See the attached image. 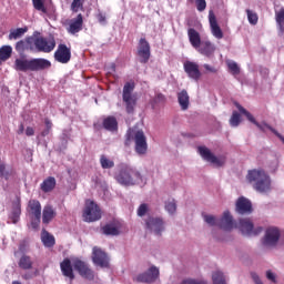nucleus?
<instances>
[{
  "label": "nucleus",
  "instance_id": "1",
  "mask_svg": "<svg viewBox=\"0 0 284 284\" xmlns=\"http://www.w3.org/2000/svg\"><path fill=\"white\" fill-rule=\"evenodd\" d=\"M72 266L74 267V270H77V272H79L82 278H87L88 281L94 280V271L90 268L88 263L79 258H74L72 261L65 258L60 264V267L63 276H67V278H70V281H74V271H72Z\"/></svg>",
  "mask_w": 284,
  "mask_h": 284
},
{
  "label": "nucleus",
  "instance_id": "2",
  "mask_svg": "<svg viewBox=\"0 0 284 284\" xmlns=\"http://www.w3.org/2000/svg\"><path fill=\"white\" fill-rule=\"evenodd\" d=\"M246 180L260 194H270V192H272V178L263 169L250 170Z\"/></svg>",
  "mask_w": 284,
  "mask_h": 284
},
{
  "label": "nucleus",
  "instance_id": "3",
  "mask_svg": "<svg viewBox=\"0 0 284 284\" xmlns=\"http://www.w3.org/2000/svg\"><path fill=\"white\" fill-rule=\"evenodd\" d=\"M52 63L43 58H34L28 60L26 55H22L14 61V70L18 72H41L43 70H50Z\"/></svg>",
  "mask_w": 284,
  "mask_h": 284
},
{
  "label": "nucleus",
  "instance_id": "4",
  "mask_svg": "<svg viewBox=\"0 0 284 284\" xmlns=\"http://www.w3.org/2000/svg\"><path fill=\"white\" fill-rule=\"evenodd\" d=\"M115 180L120 185H141L143 183L141 173L126 164L121 165L120 173L115 176Z\"/></svg>",
  "mask_w": 284,
  "mask_h": 284
},
{
  "label": "nucleus",
  "instance_id": "5",
  "mask_svg": "<svg viewBox=\"0 0 284 284\" xmlns=\"http://www.w3.org/2000/svg\"><path fill=\"white\" fill-rule=\"evenodd\" d=\"M128 136L129 139H133L135 143V152L139 156L148 154V138L143 130L130 129Z\"/></svg>",
  "mask_w": 284,
  "mask_h": 284
},
{
  "label": "nucleus",
  "instance_id": "6",
  "mask_svg": "<svg viewBox=\"0 0 284 284\" xmlns=\"http://www.w3.org/2000/svg\"><path fill=\"white\" fill-rule=\"evenodd\" d=\"M261 243L266 250L278 247V243H281V229L268 226L264 232Z\"/></svg>",
  "mask_w": 284,
  "mask_h": 284
},
{
  "label": "nucleus",
  "instance_id": "7",
  "mask_svg": "<svg viewBox=\"0 0 284 284\" xmlns=\"http://www.w3.org/2000/svg\"><path fill=\"white\" fill-rule=\"evenodd\" d=\"M197 152L200 156L203 159V161H206V163H211V165H213L214 168H223V165H225L227 161L225 155L216 156L212 153V150H210L205 145L199 146Z\"/></svg>",
  "mask_w": 284,
  "mask_h": 284
},
{
  "label": "nucleus",
  "instance_id": "8",
  "mask_svg": "<svg viewBox=\"0 0 284 284\" xmlns=\"http://www.w3.org/2000/svg\"><path fill=\"white\" fill-rule=\"evenodd\" d=\"M134 92V84L128 82L123 87L122 101L125 104L126 112H134L136 105V94Z\"/></svg>",
  "mask_w": 284,
  "mask_h": 284
},
{
  "label": "nucleus",
  "instance_id": "9",
  "mask_svg": "<svg viewBox=\"0 0 284 284\" xmlns=\"http://www.w3.org/2000/svg\"><path fill=\"white\" fill-rule=\"evenodd\" d=\"M145 229L155 234V236H161L165 232V222L161 217L149 216L144 220Z\"/></svg>",
  "mask_w": 284,
  "mask_h": 284
},
{
  "label": "nucleus",
  "instance_id": "10",
  "mask_svg": "<svg viewBox=\"0 0 284 284\" xmlns=\"http://www.w3.org/2000/svg\"><path fill=\"white\" fill-rule=\"evenodd\" d=\"M243 236H258L261 232H263V227L254 226V223L251 222L250 219H242L236 225Z\"/></svg>",
  "mask_w": 284,
  "mask_h": 284
},
{
  "label": "nucleus",
  "instance_id": "11",
  "mask_svg": "<svg viewBox=\"0 0 284 284\" xmlns=\"http://www.w3.org/2000/svg\"><path fill=\"white\" fill-rule=\"evenodd\" d=\"M30 41H32V43L36 45V49L38 50V52L48 53V52H52V50H54V48H57V41L52 37H50V38H43V37L32 38V39H30Z\"/></svg>",
  "mask_w": 284,
  "mask_h": 284
},
{
  "label": "nucleus",
  "instance_id": "12",
  "mask_svg": "<svg viewBox=\"0 0 284 284\" xmlns=\"http://www.w3.org/2000/svg\"><path fill=\"white\" fill-rule=\"evenodd\" d=\"M83 219L87 223H94V221H99V219H101V209H99V205L92 201H87Z\"/></svg>",
  "mask_w": 284,
  "mask_h": 284
},
{
  "label": "nucleus",
  "instance_id": "13",
  "mask_svg": "<svg viewBox=\"0 0 284 284\" xmlns=\"http://www.w3.org/2000/svg\"><path fill=\"white\" fill-rule=\"evenodd\" d=\"M92 261L98 267H110V257L97 246L93 247Z\"/></svg>",
  "mask_w": 284,
  "mask_h": 284
},
{
  "label": "nucleus",
  "instance_id": "14",
  "mask_svg": "<svg viewBox=\"0 0 284 284\" xmlns=\"http://www.w3.org/2000/svg\"><path fill=\"white\" fill-rule=\"evenodd\" d=\"M159 278V268L151 266L148 271L134 277L136 283H154Z\"/></svg>",
  "mask_w": 284,
  "mask_h": 284
},
{
  "label": "nucleus",
  "instance_id": "15",
  "mask_svg": "<svg viewBox=\"0 0 284 284\" xmlns=\"http://www.w3.org/2000/svg\"><path fill=\"white\" fill-rule=\"evenodd\" d=\"M54 59L58 63H70L72 59V52L70 48L65 44H59L57 51L54 52Z\"/></svg>",
  "mask_w": 284,
  "mask_h": 284
},
{
  "label": "nucleus",
  "instance_id": "16",
  "mask_svg": "<svg viewBox=\"0 0 284 284\" xmlns=\"http://www.w3.org/2000/svg\"><path fill=\"white\" fill-rule=\"evenodd\" d=\"M138 57H140L142 63H148V61H150V42L144 38L139 41Z\"/></svg>",
  "mask_w": 284,
  "mask_h": 284
},
{
  "label": "nucleus",
  "instance_id": "17",
  "mask_svg": "<svg viewBox=\"0 0 284 284\" xmlns=\"http://www.w3.org/2000/svg\"><path fill=\"white\" fill-rule=\"evenodd\" d=\"M219 227L226 231L234 230V227H236V223H234V217L230 211L223 212L222 217L219 219Z\"/></svg>",
  "mask_w": 284,
  "mask_h": 284
},
{
  "label": "nucleus",
  "instance_id": "18",
  "mask_svg": "<svg viewBox=\"0 0 284 284\" xmlns=\"http://www.w3.org/2000/svg\"><path fill=\"white\" fill-rule=\"evenodd\" d=\"M184 71L186 72L189 79H193V81H199V79L202 77L199 65L192 61L184 62Z\"/></svg>",
  "mask_w": 284,
  "mask_h": 284
},
{
  "label": "nucleus",
  "instance_id": "19",
  "mask_svg": "<svg viewBox=\"0 0 284 284\" xmlns=\"http://www.w3.org/2000/svg\"><path fill=\"white\" fill-rule=\"evenodd\" d=\"M235 212L237 214H252V202L246 197L237 199L235 203Z\"/></svg>",
  "mask_w": 284,
  "mask_h": 284
},
{
  "label": "nucleus",
  "instance_id": "20",
  "mask_svg": "<svg viewBox=\"0 0 284 284\" xmlns=\"http://www.w3.org/2000/svg\"><path fill=\"white\" fill-rule=\"evenodd\" d=\"M209 23L211 28V34H213L215 39H223V30L216 21V16L214 14V11L209 12Z\"/></svg>",
  "mask_w": 284,
  "mask_h": 284
},
{
  "label": "nucleus",
  "instance_id": "21",
  "mask_svg": "<svg viewBox=\"0 0 284 284\" xmlns=\"http://www.w3.org/2000/svg\"><path fill=\"white\" fill-rule=\"evenodd\" d=\"M27 212L31 219H37L39 221L41 219V203L37 200H30Z\"/></svg>",
  "mask_w": 284,
  "mask_h": 284
},
{
  "label": "nucleus",
  "instance_id": "22",
  "mask_svg": "<svg viewBox=\"0 0 284 284\" xmlns=\"http://www.w3.org/2000/svg\"><path fill=\"white\" fill-rule=\"evenodd\" d=\"M102 232L106 236H119V234H121V223L113 222V223L105 224L102 227Z\"/></svg>",
  "mask_w": 284,
  "mask_h": 284
},
{
  "label": "nucleus",
  "instance_id": "23",
  "mask_svg": "<svg viewBox=\"0 0 284 284\" xmlns=\"http://www.w3.org/2000/svg\"><path fill=\"white\" fill-rule=\"evenodd\" d=\"M196 50L200 52V54L210 58L214 54V52H216V47L210 41H202Z\"/></svg>",
  "mask_w": 284,
  "mask_h": 284
},
{
  "label": "nucleus",
  "instance_id": "24",
  "mask_svg": "<svg viewBox=\"0 0 284 284\" xmlns=\"http://www.w3.org/2000/svg\"><path fill=\"white\" fill-rule=\"evenodd\" d=\"M82 28H83V16L78 14L75 19H72L70 21L68 32H70V34H77V32H81Z\"/></svg>",
  "mask_w": 284,
  "mask_h": 284
},
{
  "label": "nucleus",
  "instance_id": "25",
  "mask_svg": "<svg viewBox=\"0 0 284 284\" xmlns=\"http://www.w3.org/2000/svg\"><path fill=\"white\" fill-rule=\"evenodd\" d=\"M57 216V210L50 204H47L42 211V223L48 225Z\"/></svg>",
  "mask_w": 284,
  "mask_h": 284
},
{
  "label": "nucleus",
  "instance_id": "26",
  "mask_svg": "<svg viewBox=\"0 0 284 284\" xmlns=\"http://www.w3.org/2000/svg\"><path fill=\"white\" fill-rule=\"evenodd\" d=\"M21 216V200L17 197L12 203V211L10 219L12 223H19V217Z\"/></svg>",
  "mask_w": 284,
  "mask_h": 284
},
{
  "label": "nucleus",
  "instance_id": "27",
  "mask_svg": "<svg viewBox=\"0 0 284 284\" xmlns=\"http://www.w3.org/2000/svg\"><path fill=\"white\" fill-rule=\"evenodd\" d=\"M187 34L191 45H193L195 50H199V47L201 45V43H203L201 42V36L199 34V32L194 29H189Z\"/></svg>",
  "mask_w": 284,
  "mask_h": 284
},
{
  "label": "nucleus",
  "instance_id": "28",
  "mask_svg": "<svg viewBox=\"0 0 284 284\" xmlns=\"http://www.w3.org/2000/svg\"><path fill=\"white\" fill-rule=\"evenodd\" d=\"M178 101L181 110H187V108H190V95L187 94V91L182 90L178 93Z\"/></svg>",
  "mask_w": 284,
  "mask_h": 284
},
{
  "label": "nucleus",
  "instance_id": "29",
  "mask_svg": "<svg viewBox=\"0 0 284 284\" xmlns=\"http://www.w3.org/2000/svg\"><path fill=\"white\" fill-rule=\"evenodd\" d=\"M103 128H104V130H109V132H116V130L119 128V123L116 122V118L109 116V118L104 119Z\"/></svg>",
  "mask_w": 284,
  "mask_h": 284
},
{
  "label": "nucleus",
  "instance_id": "30",
  "mask_svg": "<svg viewBox=\"0 0 284 284\" xmlns=\"http://www.w3.org/2000/svg\"><path fill=\"white\" fill-rule=\"evenodd\" d=\"M57 186V180L54 178H48L41 183L42 192H52Z\"/></svg>",
  "mask_w": 284,
  "mask_h": 284
},
{
  "label": "nucleus",
  "instance_id": "31",
  "mask_svg": "<svg viewBox=\"0 0 284 284\" xmlns=\"http://www.w3.org/2000/svg\"><path fill=\"white\" fill-rule=\"evenodd\" d=\"M100 165L102 170H112V168H114V160L110 159L105 154H102L100 156Z\"/></svg>",
  "mask_w": 284,
  "mask_h": 284
},
{
  "label": "nucleus",
  "instance_id": "32",
  "mask_svg": "<svg viewBox=\"0 0 284 284\" xmlns=\"http://www.w3.org/2000/svg\"><path fill=\"white\" fill-rule=\"evenodd\" d=\"M27 32H28L27 28H18V29L11 30L9 34V40L17 41V39H21V37H23Z\"/></svg>",
  "mask_w": 284,
  "mask_h": 284
},
{
  "label": "nucleus",
  "instance_id": "33",
  "mask_svg": "<svg viewBox=\"0 0 284 284\" xmlns=\"http://www.w3.org/2000/svg\"><path fill=\"white\" fill-rule=\"evenodd\" d=\"M213 284H227L225 274L222 271H215L212 273Z\"/></svg>",
  "mask_w": 284,
  "mask_h": 284
},
{
  "label": "nucleus",
  "instance_id": "34",
  "mask_svg": "<svg viewBox=\"0 0 284 284\" xmlns=\"http://www.w3.org/2000/svg\"><path fill=\"white\" fill-rule=\"evenodd\" d=\"M12 57V47L3 45L0 48V61H8Z\"/></svg>",
  "mask_w": 284,
  "mask_h": 284
},
{
  "label": "nucleus",
  "instance_id": "35",
  "mask_svg": "<svg viewBox=\"0 0 284 284\" xmlns=\"http://www.w3.org/2000/svg\"><path fill=\"white\" fill-rule=\"evenodd\" d=\"M41 241L45 247H52L54 245V236L50 235L48 231H42Z\"/></svg>",
  "mask_w": 284,
  "mask_h": 284
},
{
  "label": "nucleus",
  "instance_id": "36",
  "mask_svg": "<svg viewBox=\"0 0 284 284\" xmlns=\"http://www.w3.org/2000/svg\"><path fill=\"white\" fill-rule=\"evenodd\" d=\"M19 266L22 270H31L32 268V260L30 258V256H28V255L22 256L20 258Z\"/></svg>",
  "mask_w": 284,
  "mask_h": 284
},
{
  "label": "nucleus",
  "instance_id": "37",
  "mask_svg": "<svg viewBox=\"0 0 284 284\" xmlns=\"http://www.w3.org/2000/svg\"><path fill=\"white\" fill-rule=\"evenodd\" d=\"M33 8L38 10V12H42V14H48V8L43 3V0H32Z\"/></svg>",
  "mask_w": 284,
  "mask_h": 284
},
{
  "label": "nucleus",
  "instance_id": "38",
  "mask_svg": "<svg viewBox=\"0 0 284 284\" xmlns=\"http://www.w3.org/2000/svg\"><path fill=\"white\" fill-rule=\"evenodd\" d=\"M275 19L281 32H284V9L275 13Z\"/></svg>",
  "mask_w": 284,
  "mask_h": 284
},
{
  "label": "nucleus",
  "instance_id": "39",
  "mask_svg": "<svg viewBox=\"0 0 284 284\" xmlns=\"http://www.w3.org/2000/svg\"><path fill=\"white\" fill-rule=\"evenodd\" d=\"M229 122L231 128H239L241 125V113L234 111Z\"/></svg>",
  "mask_w": 284,
  "mask_h": 284
},
{
  "label": "nucleus",
  "instance_id": "40",
  "mask_svg": "<svg viewBox=\"0 0 284 284\" xmlns=\"http://www.w3.org/2000/svg\"><path fill=\"white\" fill-rule=\"evenodd\" d=\"M203 220L205 221V223H207V225H211V227H219V219L216 216L206 214L203 216Z\"/></svg>",
  "mask_w": 284,
  "mask_h": 284
},
{
  "label": "nucleus",
  "instance_id": "41",
  "mask_svg": "<svg viewBox=\"0 0 284 284\" xmlns=\"http://www.w3.org/2000/svg\"><path fill=\"white\" fill-rule=\"evenodd\" d=\"M246 14H247V20L251 23V26H256L258 23V16L256 14V12L247 9Z\"/></svg>",
  "mask_w": 284,
  "mask_h": 284
},
{
  "label": "nucleus",
  "instance_id": "42",
  "mask_svg": "<svg viewBox=\"0 0 284 284\" xmlns=\"http://www.w3.org/2000/svg\"><path fill=\"white\" fill-rule=\"evenodd\" d=\"M11 174H12V171L10 169H7L6 164L0 163V176H1V179H6V181H8V179H10Z\"/></svg>",
  "mask_w": 284,
  "mask_h": 284
},
{
  "label": "nucleus",
  "instance_id": "43",
  "mask_svg": "<svg viewBox=\"0 0 284 284\" xmlns=\"http://www.w3.org/2000/svg\"><path fill=\"white\" fill-rule=\"evenodd\" d=\"M11 174H12V171L10 169H7L6 164L0 163V176H1V179H6V181H8V179H10Z\"/></svg>",
  "mask_w": 284,
  "mask_h": 284
},
{
  "label": "nucleus",
  "instance_id": "44",
  "mask_svg": "<svg viewBox=\"0 0 284 284\" xmlns=\"http://www.w3.org/2000/svg\"><path fill=\"white\" fill-rule=\"evenodd\" d=\"M11 174H12V171L10 169H7L6 164L0 163V176H1V179H6V181H8V179H10Z\"/></svg>",
  "mask_w": 284,
  "mask_h": 284
},
{
  "label": "nucleus",
  "instance_id": "45",
  "mask_svg": "<svg viewBox=\"0 0 284 284\" xmlns=\"http://www.w3.org/2000/svg\"><path fill=\"white\" fill-rule=\"evenodd\" d=\"M226 65L231 73L239 74L241 72V69L239 68V64L235 61L229 60L226 62Z\"/></svg>",
  "mask_w": 284,
  "mask_h": 284
},
{
  "label": "nucleus",
  "instance_id": "46",
  "mask_svg": "<svg viewBox=\"0 0 284 284\" xmlns=\"http://www.w3.org/2000/svg\"><path fill=\"white\" fill-rule=\"evenodd\" d=\"M165 210L166 212H169L170 214H175L176 213V201L174 200H169L165 203Z\"/></svg>",
  "mask_w": 284,
  "mask_h": 284
},
{
  "label": "nucleus",
  "instance_id": "47",
  "mask_svg": "<svg viewBox=\"0 0 284 284\" xmlns=\"http://www.w3.org/2000/svg\"><path fill=\"white\" fill-rule=\"evenodd\" d=\"M159 103H165V95L163 93H158L154 99L151 101V105H159Z\"/></svg>",
  "mask_w": 284,
  "mask_h": 284
},
{
  "label": "nucleus",
  "instance_id": "48",
  "mask_svg": "<svg viewBox=\"0 0 284 284\" xmlns=\"http://www.w3.org/2000/svg\"><path fill=\"white\" fill-rule=\"evenodd\" d=\"M36 276H39V268L24 273L22 278H24V281H30L31 278H36Z\"/></svg>",
  "mask_w": 284,
  "mask_h": 284
},
{
  "label": "nucleus",
  "instance_id": "49",
  "mask_svg": "<svg viewBox=\"0 0 284 284\" xmlns=\"http://www.w3.org/2000/svg\"><path fill=\"white\" fill-rule=\"evenodd\" d=\"M81 8H83V0H73L71 4V9L73 10V12H79Z\"/></svg>",
  "mask_w": 284,
  "mask_h": 284
},
{
  "label": "nucleus",
  "instance_id": "50",
  "mask_svg": "<svg viewBox=\"0 0 284 284\" xmlns=\"http://www.w3.org/2000/svg\"><path fill=\"white\" fill-rule=\"evenodd\" d=\"M195 3L199 12H203V10L207 8V2L205 0H195Z\"/></svg>",
  "mask_w": 284,
  "mask_h": 284
},
{
  "label": "nucleus",
  "instance_id": "51",
  "mask_svg": "<svg viewBox=\"0 0 284 284\" xmlns=\"http://www.w3.org/2000/svg\"><path fill=\"white\" fill-rule=\"evenodd\" d=\"M181 284H207V283H205V281H203V280L186 278V280L182 281Z\"/></svg>",
  "mask_w": 284,
  "mask_h": 284
},
{
  "label": "nucleus",
  "instance_id": "52",
  "mask_svg": "<svg viewBox=\"0 0 284 284\" xmlns=\"http://www.w3.org/2000/svg\"><path fill=\"white\" fill-rule=\"evenodd\" d=\"M148 204H141L138 209V216H145V214H148Z\"/></svg>",
  "mask_w": 284,
  "mask_h": 284
},
{
  "label": "nucleus",
  "instance_id": "53",
  "mask_svg": "<svg viewBox=\"0 0 284 284\" xmlns=\"http://www.w3.org/2000/svg\"><path fill=\"white\" fill-rule=\"evenodd\" d=\"M44 123H45L47 130L42 132V136H48V134H50V130L52 129V122H50V120H45Z\"/></svg>",
  "mask_w": 284,
  "mask_h": 284
},
{
  "label": "nucleus",
  "instance_id": "54",
  "mask_svg": "<svg viewBox=\"0 0 284 284\" xmlns=\"http://www.w3.org/2000/svg\"><path fill=\"white\" fill-rule=\"evenodd\" d=\"M16 50L17 52H23L26 50V42L22 40L17 42Z\"/></svg>",
  "mask_w": 284,
  "mask_h": 284
},
{
  "label": "nucleus",
  "instance_id": "55",
  "mask_svg": "<svg viewBox=\"0 0 284 284\" xmlns=\"http://www.w3.org/2000/svg\"><path fill=\"white\" fill-rule=\"evenodd\" d=\"M115 71H116V65H114V63H111L106 67L108 74H114Z\"/></svg>",
  "mask_w": 284,
  "mask_h": 284
},
{
  "label": "nucleus",
  "instance_id": "56",
  "mask_svg": "<svg viewBox=\"0 0 284 284\" xmlns=\"http://www.w3.org/2000/svg\"><path fill=\"white\" fill-rule=\"evenodd\" d=\"M252 280L255 284H263V281L261 280V277L258 276V274L253 273L252 274Z\"/></svg>",
  "mask_w": 284,
  "mask_h": 284
},
{
  "label": "nucleus",
  "instance_id": "57",
  "mask_svg": "<svg viewBox=\"0 0 284 284\" xmlns=\"http://www.w3.org/2000/svg\"><path fill=\"white\" fill-rule=\"evenodd\" d=\"M266 278H267L268 281L274 282V281H276V275H275L272 271H267V272H266Z\"/></svg>",
  "mask_w": 284,
  "mask_h": 284
},
{
  "label": "nucleus",
  "instance_id": "58",
  "mask_svg": "<svg viewBox=\"0 0 284 284\" xmlns=\"http://www.w3.org/2000/svg\"><path fill=\"white\" fill-rule=\"evenodd\" d=\"M31 219H33L31 222V225L33 230H37V227H39V223H41V219L40 220H38L37 217H31Z\"/></svg>",
  "mask_w": 284,
  "mask_h": 284
},
{
  "label": "nucleus",
  "instance_id": "59",
  "mask_svg": "<svg viewBox=\"0 0 284 284\" xmlns=\"http://www.w3.org/2000/svg\"><path fill=\"white\" fill-rule=\"evenodd\" d=\"M203 68L206 70V72H211V73L216 72V69H214V67L210 64H204Z\"/></svg>",
  "mask_w": 284,
  "mask_h": 284
},
{
  "label": "nucleus",
  "instance_id": "60",
  "mask_svg": "<svg viewBox=\"0 0 284 284\" xmlns=\"http://www.w3.org/2000/svg\"><path fill=\"white\" fill-rule=\"evenodd\" d=\"M26 134L27 136H33L34 135V129H32L31 126H28L26 130Z\"/></svg>",
  "mask_w": 284,
  "mask_h": 284
},
{
  "label": "nucleus",
  "instance_id": "61",
  "mask_svg": "<svg viewBox=\"0 0 284 284\" xmlns=\"http://www.w3.org/2000/svg\"><path fill=\"white\" fill-rule=\"evenodd\" d=\"M98 20L100 21V23H105V17L103 16V13H100L98 16Z\"/></svg>",
  "mask_w": 284,
  "mask_h": 284
},
{
  "label": "nucleus",
  "instance_id": "62",
  "mask_svg": "<svg viewBox=\"0 0 284 284\" xmlns=\"http://www.w3.org/2000/svg\"><path fill=\"white\" fill-rule=\"evenodd\" d=\"M23 124L19 125L18 134H23Z\"/></svg>",
  "mask_w": 284,
  "mask_h": 284
},
{
  "label": "nucleus",
  "instance_id": "63",
  "mask_svg": "<svg viewBox=\"0 0 284 284\" xmlns=\"http://www.w3.org/2000/svg\"><path fill=\"white\" fill-rule=\"evenodd\" d=\"M278 168V163H275V169Z\"/></svg>",
  "mask_w": 284,
  "mask_h": 284
}]
</instances>
